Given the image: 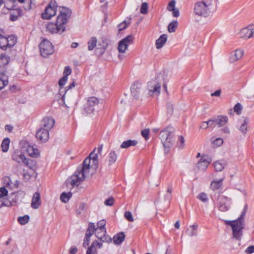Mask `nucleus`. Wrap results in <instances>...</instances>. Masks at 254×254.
<instances>
[{"label":"nucleus","mask_w":254,"mask_h":254,"mask_svg":"<svg viewBox=\"0 0 254 254\" xmlns=\"http://www.w3.org/2000/svg\"><path fill=\"white\" fill-rule=\"evenodd\" d=\"M16 13H11L10 15V19L12 21H16L18 18L20 16V10H17L16 11Z\"/></svg>","instance_id":"09e8293b"},{"label":"nucleus","mask_w":254,"mask_h":254,"mask_svg":"<svg viewBox=\"0 0 254 254\" xmlns=\"http://www.w3.org/2000/svg\"><path fill=\"white\" fill-rule=\"evenodd\" d=\"M134 37L132 35H129L121 40L119 43L118 50L120 53H124L128 46L132 43Z\"/></svg>","instance_id":"1a4fd4ad"},{"label":"nucleus","mask_w":254,"mask_h":254,"mask_svg":"<svg viewBox=\"0 0 254 254\" xmlns=\"http://www.w3.org/2000/svg\"><path fill=\"white\" fill-rule=\"evenodd\" d=\"M47 30L52 33L63 32L64 31L65 27L64 25L60 24L57 20L56 23H49L46 26Z\"/></svg>","instance_id":"ddd939ff"},{"label":"nucleus","mask_w":254,"mask_h":254,"mask_svg":"<svg viewBox=\"0 0 254 254\" xmlns=\"http://www.w3.org/2000/svg\"><path fill=\"white\" fill-rule=\"evenodd\" d=\"M25 157V155L18 150L14 151L12 154V160L19 163L22 162Z\"/></svg>","instance_id":"4be33fe9"},{"label":"nucleus","mask_w":254,"mask_h":254,"mask_svg":"<svg viewBox=\"0 0 254 254\" xmlns=\"http://www.w3.org/2000/svg\"><path fill=\"white\" fill-rule=\"evenodd\" d=\"M178 26V22L177 20H173L168 26V31L170 33L174 32Z\"/></svg>","instance_id":"4c0bfd02"},{"label":"nucleus","mask_w":254,"mask_h":254,"mask_svg":"<svg viewBox=\"0 0 254 254\" xmlns=\"http://www.w3.org/2000/svg\"><path fill=\"white\" fill-rule=\"evenodd\" d=\"M217 200V207L220 211L225 212L229 209L231 203L230 198L224 195H219Z\"/></svg>","instance_id":"0eeeda50"},{"label":"nucleus","mask_w":254,"mask_h":254,"mask_svg":"<svg viewBox=\"0 0 254 254\" xmlns=\"http://www.w3.org/2000/svg\"><path fill=\"white\" fill-rule=\"evenodd\" d=\"M174 129L172 127H167L159 133L160 138L163 144L166 152L169 151V149L172 145V139L174 134Z\"/></svg>","instance_id":"20e7f679"},{"label":"nucleus","mask_w":254,"mask_h":254,"mask_svg":"<svg viewBox=\"0 0 254 254\" xmlns=\"http://www.w3.org/2000/svg\"><path fill=\"white\" fill-rule=\"evenodd\" d=\"M245 253L247 254H251L254 253V245L248 247L245 250Z\"/></svg>","instance_id":"0e129e2a"},{"label":"nucleus","mask_w":254,"mask_h":254,"mask_svg":"<svg viewBox=\"0 0 254 254\" xmlns=\"http://www.w3.org/2000/svg\"><path fill=\"white\" fill-rule=\"evenodd\" d=\"M162 78L161 74H159L155 79H152L147 83V89L151 95H158L160 93L161 81L160 78Z\"/></svg>","instance_id":"39448f33"},{"label":"nucleus","mask_w":254,"mask_h":254,"mask_svg":"<svg viewBox=\"0 0 254 254\" xmlns=\"http://www.w3.org/2000/svg\"><path fill=\"white\" fill-rule=\"evenodd\" d=\"M198 225L196 224H193L187 229L186 233L189 236H196L197 235Z\"/></svg>","instance_id":"bb28decb"},{"label":"nucleus","mask_w":254,"mask_h":254,"mask_svg":"<svg viewBox=\"0 0 254 254\" xmlns=\"http://www.w3.org/2000/svg\"><path fill=\"white\" fill-rule=\"evenodd\" d=\"M213 144L217 146H221L223 143V140L222 138H217L213 142Z\"/></svg>","instance_id":"052dcab7"},{"label":"nucleus","mask_w":254,"mask_h":254,"mask_svg":"<svg viewBox=\"0 0 254 254\" xmlns=\"http://www.w3.org/2000/svg\"><path fill=\"white\" fill-rule=\"evenodd\" d=\"M149 133V129H144L141 131V135L144 138V139L146 140L148 139V135Z\"/></svg>","instance_id":"4d7b16f0"},{"label":"nucleus","mask_w":254,"mask_h":254,"mask_svg":"<svg viewBox=\"0 0 254 254\" xmlns=\"http://www.w3.org/2000/svg\"><path fill=\"white\" fill-rule=\"evenodd\" d=\"M197 197L203 202H206L208 200L207 195L203 192L200 193Z\"/></svg>","instance_id":"6e6d98bb"},{"label":"nucleus","mask_w":254,"mask_h":254,"mask_svg":"<svg viewBox=\"0 0 254 254\" xmlns=\"http://www.w3.org/2000/svg\"><path fill=\"white\" fill-rule=\"evenodd\" d=\"M36 138L41 142H46L49 137V131L44 128L40 127L36 133Z\"/></svg>","instance_id":"2eb2a0df"},{"label":"nucleus","mask_w":254,"mask_h":254,"mask_svg":"<svg viewBox=\"0 0 254 254\" xmlns=\"http://www.w3.org/2000/svg\"><path fill=\"white\" fill-rule=\"evenodd\" d=\"M216 126L220 127L224 126L228 121L227 116H219L214 119Z\"/></svg>","instance_id":"b1692460"},{"label":"nucleus","mask_w":254,"mask_h":254,"mask_svg":"<svg viewBox=\"0 0 254 254\" xmlns=\"http://www.w3.org/2000/svg\"><path fill=\"white\" fill-rule=\"evenodd\" d=\"M130 19L128 21L125 20L118 25L119 30L120 31L125 29L130 24Z\"/></svg>","instance_id":"49530a36"},{"label":"nucleus","mask_w":254,"mask_h":254,"mask_svg":"<svg viewBox=\"0 0 254 254\" xmlns=\"http://www.w3.org/2000/svg\"><path fill=\"white\" fill-rule=\"evenodd\" d=\"M57 11V6L55 2H50L46 7L45 12L42 13V16L43 19H49L55 15Z\"/></svg>","instance_id":"9b49d317"},{"label":"nucleus","mask_w":254,"mask_h":254,"mask_svg":"<svg viewBox=\"0 0 254 254\" xmlns=\"http://www.w3.org/2000/svg\"><path fill=\"white\" fill-rule=\"evenodd\" d=\"M97 40L96 37H92L88 42V49L89 51H92L96 47Z\"/></svg>","instance_id":"58836bf2"},{"label":"nucleus","mask_w":254,"mask_h":254,"mask_svg":"<svg viewBox=\"0 0 254 254\" xmlns=\"http://www.w3.org/2000/svg\"><path fill=\"white\" fill-rule=\"evenodd\" d=\"M242 110V106L241 104L237 103L235 105L234 108V111L237 114L240 115L241 113Z\"/></svg>","instance_id":"603ef678"},{"label":"nucleus","mask_w":254,"mask_h":254,"mask_svg":"<svg viewBox=\"0 0 254 254\" xmlns=\"http://www.w3.org/2000/svg\"><path fill=\"white\" fill-rule=\"evenodd\" d=\"M118 157L117 154L115 151H111L108 155V164L111 165L117 160Z\"/></svg>","instance_id":"473e14b6"},{"label":"nucleus","mask_w":254,"mask_h":254,"mask_svg":"<svg viewBox=\"0 0 254 254\" xmlns=\"http://www.w3.org/2000/svg\"><path fill=\"white\" fill-rule=\"evenodd\" d=\"M6 39L7 41V43H6L7 47H11L17 42V38L13 35L9 36L7 38L6 37Z\"/></svg>","instance_id":"f704fd0d"},{"label":"nucleus","mask_w":254,"mask_h":254,"mask_svg":"<svg viewBox=\"0 0 254 254\" xmlns=\"http://www.w3.org/2000/svg\"><path fill=\"white\" fill-rule=\"evenodd\" d=\"M105 225L106 221L105 220H100L97 223L98 227L96 228V231H100L101 233L104 235L106 233Z\"/></svg>","instance_id":"72a5a7b5"},{"label":"nucleus","mask_w":254,"mask_h":254,"mask_svg":"<svg viewBox=\"0 0 254 254\" xmlns=\"http://www.w3.org/2000/svg\"><path fill=\"white\" fill-rule=\"evenodd\" d=\"M244 51L241 49H237L231 53L230 62L234 63L241 59L244 56Z\"/></svg>","instance_id":"a211bd4d"},{"label":"nucleus","mask_w":254,"mask_h":254,"mask_svg":"<svg viewBox=\"0 0 254 254\" xmlns=\"http://www.w3.org/2000/svg\"><path fill=\"white\" fill-rule=\"evenodd\" d=\"M24 164L27 166L30 171H35L36 169V165L35 162L31 159H27L26 157L25 159L23 160V162Z\"/></svg>","instance_id":"5701e85b"},{"label":"nucleus","mask_w":254,"mask_h":254,"mask_svg":"<svg viewBox=\"0 0 254 254\" xmlns=\"http://www.w3.org/2000/svg\"><path fill=\"white\" fill-rule=\"evenodd\" d=\"M172 187L171 186H169L168 187L167 190V193L165 195V198L168 200H170L172 198Z\"/></svg>","instance_id":"3c124183"},{"label":"nucleus","mask_w":254,"mask_h":254,"mask_svg":"<svg viewBox=\"0 0 254 254\" xmlns=\"http://www.w3.org/2000/svg\"><path fill=\"white\" fill-rule=\"evenodd\" d=\"M212 161L211 158L207 155H203L200 160L196 164V167L199 170L205 171Z\"/></svg>","instance_id":"f8f14e48"},{"label":"nucleus","mask_w":254,"mask_h":254,"mask_svg":"<svg viewBox=\"0 0 254 254\" xmlns=\"http://www.w3.org/2000/svg\"><path fill=\"white\" fill-rule=\"evenodd\" d=\"M95 235L99 240L96 242H101L102 244L103 242L110 243L112 241L111 238L106 233L103 235L100 231H96Z\"/></svg>","instance_id":"412c9836"},{"label":"nucleus","mask_w":254,"mask_h":254,"mask_svg":"<svg viewBox=\"0 0 254 254\" xmlns=\"http://www.w3.org/2000/svg\"><path fill=\"white\" fill-rule=\"evenodd\" d=\"M85 207H86V205L84 203H80L79 206V208L77 210V214H80L81 213L82 211L84 210Z\"/></svg>","instance_id":"69168bd1"},{"label":"nucleus","mask_w":254,"mask_h":254,"mask_svg":"<svg viewBox=\"0 0 254 254\" xmlns=\"http://www.w3.org/2000/svg\"><path fill=\"white\" fill-rule=\"evenodd\" d=\"M60 14L58 15L57 19L58 23L65 26L68 19L71 16V11L67 7H62L60 8Z\"/></svg>","instance_id":"6e6552de"},{"label":"nucleus","mask_w":254,"mask_h":254,"mask_svg":"<svg viewBox=\"0 0 254 254\" xmlns=\"http://www.w3.org/2000/svg\"><path fill=\"white\" fill-rule=\"evenodd\" d=\"M240 34L242 38L246 39L254 37V24L242 29Z\"/></svg>","instance_id":"4468645a"},{"label":"nucleus","mask_w":254,"mask_h":254,"mask_svg":"<svg viewBox=\"0 0 254 254\" xmlns=\"http://www.w3.org/2000/svg\"><path fill=\"white\" fill-rule=\"evenodd\" d=\"M29 220V216L25 215L23 216H20L18 218V221L21 225H25L28 222Z\"/></svg>","instance_id":"a18cd8bd"},{"label":"nucleus","mask_w":254,"mask_h":254,"mask_svg":"<svg viewBox=\"0 0 254 254\" xmlns=\"http://www.w3.org/2000/svg\"><path fill=\"white\" fill-rule=\"evenodd\" d=\"M39 49L41 55L44 57H47L52 55L54 52V48L52 44L48 40H43L39 45Z\"/></svg>","instance_id":"423d86ee"},{"label":"nucleus","mask_w":254,"mask_h":254,"mask_svg":"<svg viewBox=\"0 0 254 254\" xmlns=\"http://www.w3.org/2000/svg\"><path fill=\"white\" fill-rule=\"evenodd\" d=\"M10 61V58L9 56L5 54H2L0 55V63L5 65L7 64Z\"/></svg>","instance_id":"79ce46f5"},{"label":"nucleus","mask_w":254,"mask_h":254,"mask_svg":"<svg viewBox=\"0 0 254 254\" xmlns=\"http://www.w3.org/2000/svg\"><path fill=\"white\" fill-rule=\"evenodd\" d=\"M125 217L129 222H133L134 220L132 214L130 211H126L125 213Z\"/></svg>","instance_id":"5fc2aeb1"},{"label":"nucleus","mask_w":254,"mask_h":254,"mask_svg":"<svg viewBox=\"0 0 254 254\" xmlns=\"http://www.w3.org/2000/svg\"><path fill=\"white\" fill-rule=\"evenodd\" d=\"M137 143V141L135 140H128L127 141H124L121 145V148H127L130 146H134Z\"/></svg>","instance_id":"2f4dec72"},{"label":"nucleus","mask_w":254,"mask_h":254,"mask_svg":"<svg viewBox=\"0 0 254 254\" xmlns=\"http://www.w3.org/2000/svg\"><path fill=\"white\" fill-rule=\"evenodd\" d=\"M8 82L7 76L4 74H0V90L2 89L7 85Z\"/></svg>","instance_id":"c9c22d12"},{"label":"nucleus","mask_w":254,"mask_h":254,"mask_svg":"<svg viewBox=\"0 0 254 254\" xmlns=\"http://www.w3.org/2000/svg\"><path fill=\"white\" fill-rule=\"evenodd\" d=\"M67 80V77L66 76H64L60 79V80L59 81V85L61 88H62V87L65 85L66 81Z\"/></svg>","instance_id":"bf43d9fd"},{"label":"nucleus","mask_w":254,"mask_h":254,"mask_svg":"<svg viewBox=\"0 0 254 254\" xmlns=\"http://www.w3.org/2000/svg\"><path fill=\"white\" fill-rule=\"evenodd\" d=\"M27 151L30 156L33 157H37L39 155V151L38 149L34 148L32 145H28L27 146Z\"/></svg>","instance_id":"c756f323"},{"label":"nucleus","mask_w":254,"mask_h":254,"mask_svg":"<svg viewBox=\"0 0 254 254\" xmlns=\"http://www.w3.org/2000/svg\"><path fill=\"white\" fill-rule=\"evenodd\" d=\"M175 4L176 1L175 0H172L170 1L167 6V10L169 11H171L172 10H173L175 8Z\"/></svg>","instance_id":"8fccbe9b"},{"label":"nucleus","mask_w":254,"mask_h":254,"mask_svg":"<svg viewBox=\"0 0 254 254\" xmlns=\"http://www.w3.org/2000/svg\"><path fill=\"white\" fill-rule=\"evenodd\" d=\"M95 232V233L96 232V228H95L94 223L90 222L89 223L88 227L85 234L86 239H87L89 237L90 238Z\"/></svg>","instance_id":"cd10ccee"},{"label":"nucleus","mask_w":254,"mask_h":254,"mask_svg":"<svg viewBox=\"0 0 254 254\" xmlns=\"http://www.w3.org/2000/svg\"><path fill=\"white\" fill-rule=\"evenodd\" d=\"M125 235L124 233L121 232L115 235L113 237V240L114 243L117 245L121 244L125 240Z\"/></svg>","instance_id":"c85d7f7f"},{"label":"nucleus","mask_w":254,"mask_h":254,"mask_svg":"<svg viewBox=\"0 0 254 254\" xmlns=\"http://www.w3.org/2000/svg\"><path fill=\"white\" fill-rule=\"evenodd\" d=\"M3 33V30H0V48L1 49L5 50L7 48V41L6 37L2 35Z\"/></svg>","instance_id":"7c9ffc66"},{"label":"nucleus","mask_w":254,"mask_h":254,"mask_svg":"<svg viewBox=\"0 0 254 254\" xmlns=\"http://www.w3.org/2000/svg\"><path fill=\"white\" fill-rule=\"evenodd\" d=\"M247 209V205L245 206L244 211L240 217L234 221H227L226 224L232 227L233 236L237 240L240 241L243 236V229L244 228V216Z\"/></svg>","instance_id":"f03ea898"},{"label":"nucleus","mask_w":254,"mask_h":254,"mask_svg":"<svg viewBox=\"0 0 254 254\" xmlns=\"http://www.w3.org/2000/svg\"><path fill=\"white\" fill-rule=\"evenodd\" d=\"M114 203V198L112 197L109 198L105 201V204L107 206H112Z\"/></svg>","instance_id":"680f3d73"},{"label":"nucleus","mask_w":254,"mask_h":254,"mask_svg":"<svg viewBox=\"0 0 254 254\" xmlns=\"http://www.w3.org/2000/svg\"><path fill=\"white\" fill-rule=\"evenodd\" d=\"M215 9L213 0H202L197 2L194 5L195 14L207 17L213 12Z\"/></svg>","instance_id":"7ed1b4c3"},{"label":"nucleus","mask_w":254,"mask_h":254,"mask_svg":"<svg viewBox=\"0 0 254 254\" xmlns=\"http://www.w3.org/2000/svg\"><path fill=\"white\" fill-rule=\"evenodd\" d=\"M102 150V145L99 146L90 154L89 157L85 159L82 166L78 167L75 174L70 178V184L73 187L78 186V184L83 181L85 178L89 174L90 170L96 169L98 168V154H101Z\"/></svg>","instance_id":"f257e3e1"},{"label":"nucleus","mask_w":254,"mask_h":254,"mask_svg":"<svg viewBox=\"0 0 254 254\" xmlns=\"http://www.w3.org/2000/svg\"><path fill=\"white\" fill-rule=\"evenodd\" d=\"M171 11H172V14H173V16L174 17H178L179 16V15H180V12H179V10L178 8H175V9H174Z\"/></svg>","instance_id":"774afa93"},{"label":"nucleus","mask_w":254,"mask_h":254,"mask_svg":"<svg viewBox=\"0 0 254 254\" xmlns=\"http://www.w3.org/2000/svg\"><path fill=\"white\" fill-rule=\"evenodd\" d=\"M10 140L8 138H5L1 144V147L3 152H6L9 148Z\"/></svg>","instance_id":"a19ab883"},{"label":"nucleus","mask_w":254,"mask_h":254,"mask_svg":"<svg viewBox=\"0 0 254 254\" xmlns=\"http://www.w3.org/2000/svg\"><path fill=\"white\" fill-rule=\"evenodd\" d=\"M35 171H32L30 170L25 171L23 170V178L25 181L27 182L29 181L31 177L35 174Z\"/></svg>","instance_id":"e433bc0d"},{"label":"nucleus","mask_w":254,"mask_h":254,"mask_svg":"<svg viewBox=\"0 0 254 254\" xmlns=\"http://www.w3.org/2000/svg\"><path fill=\"white\" fill-rule=\"evenodd\" d=\"M71 193L68 192L67 193L66 192H63L60 196V199L62 202L66 203L68 201L69 199L71 197Z\"/></svg>","instance_id":"37998d69"},{"label":"nucleus","mask_w":254,"mask_h":254,"mask_svg":"<svg viewBox=\"0 0 254 254\" xmlns=\"http://www.w3.org/2000/svg\"><path fill=\"white\" fill-rule=\"evenodd\" d=\"M185 138L183 136H179L178 138V145L179 148H183L185 145Z\"/></svg>","instance_id":"864d4df0"},{"label":"nucleus","mask_w":254,"mask_h":254,"mask_svg":"<svg viewBox=\"0 0 254 254\" xmlns=\"http://www.w3.org/2000/svg\"><path fill=\"white\" fill-rule=\"evenodd\" d=\"M223 181V179H220L219 180H213L210 185V187L212 190H215L218 189L222 185V182Z\"/></svg>","instance_id":"ea45409f"},{"label":"nucleus","mask_w":254,"mask_h":254,"mask_svg":"<svg viewBox=\"0 0 254 254\" xmlns=\"http://www.w3.org/2000/svg\"><path fill=\"white\" fill-rule=\"evenodd\" d=\"M167 40V35L166 34H162L156 41L155 45L157 49L161 48L165 44Z\"/></svg>","instance_id":"393cba45"},{"label":"nucleus","mask_w":254,"mask_h":254,"mask_svg":"<svg viewBox=\"0 0 254 254\" xmlns=\"http://www.w3.org/2000/svg\"><path fill=\"white\" fill-rule=\"evenodd\" d=\"M148 3L146 2H143L140 8V13L143 14H146L148 12Z\"/></svg>","instance_id":"de8ad7c7"},{"label":"nucleus","mask_w":254,"mask_h":254,"mask_svg":"<svg viewBox=\"0 0 254 254\" xmlns=\"http://www.w3.org/2000/svg\"><path fill=\"white\" fill-rule=\"evenodd\" d=\"M102 247V244L101 242H93L90 247L86 251V254H96L97 248L100 249Z\"/></svg>","instance_id":"aec40b11"},{"label":"nucleus","mask_w":254,"mask_h":254,"mask_svg":"<svg viewBox=\"0 0 254 254\" xmlns=\"http://www.w3.org/2000/svg\"><path fill=\"white\" fill-rule=\"evenodd\" d=\"M173 111V105L171 103H168L167 104V112L169 114L171 115Z\"/></svg>","instance_id":"338daca9"},{"label":"nucleus","mask_w":254,"mask_h":254,"mask_svg":"<svg viewBox=\"0 0 254 254\" xmlns=\"http://www.w3.org/2000/svg\"><path fill=\"white\" fill-rule=\"evenodd\" d=\"M226 165L227 162L225 160L217 161L213 163L214 169L216 171H222Z\"/></svg>","instance_id":"a878e982"},{"label":"nucleus","mask_w":254,"mask_h":254,"mask_svg":"<svg viewBox=\"0 0 254 254\" xmlns=\"http://www.w3.org/2000/svg\"><path fill=\"white\" fill-rule=\"evenodd\" d=\"M41 205V198L40 193L38 192H36L33 194L32 198L31 206L33 209H38Z\"/></svg>","instance_id":"6ab92c4d"},{"label":"nucleus","mask_w":254,"mask_h":254,"mask_svg":"<svg viewBox=\"0 0 254 254\" xmlns=\"http://www.w3.org/2000/svg\"><path fill=\"white\" fill-rule=\"evenodd\" d=\"M55 124V120L53 118L51 117L44 118L41 122V127L44 128L45 129L49 130L54 127Z\"/></svg>","instance_id":"f3484780"},{"label":"nucleus","mask_w":254,"mask_h":254,"mask_svg":"<svg viewBox=\"0 0 254 254\" xmlns=\"http://www.w3.org/2000/svg\"><path fill=\"white\" fill-rule=\"evenodd\" d=\"M99 100L95 97H90L87 100L84 105V111L86 113L90 114L95 110V107L98 105Z\"/></svg>","instance_id":"9d476101"},{"label":"nucleus","mask_w":254,"mask_h":254,"mask_svg":"<svg viewBox=\"0 0 254 254\" xmlns=\"http://www.w3.org/2000/svg\"><path fill=\"white\" fill-rule=\"evenodd\" d=\"M7 194V190L4 187L0 188V197H4Z\"/></svg>","instance_id":"e2e57ef3"},{"label":"nucleus","mask_w":254,"mask_h":254,"mask_svg":"<svg viewBox=\"0 0 254 254\" xmlns=\"http://www.w3.org/2000/svg\"><path fill=\"white\" fill-rule=\"evenodd\" d=\"M131 94L132 96L135 99H137L142 90L141 83L138 82H134L130 88Z\"/></svg>","instance_id":"dca6fc26"},{"label":"nucleus","mask_w":254,"mask_h":254,"mask_svg":"<svg viewBox=\"0 0 254 254\" xmlns=\"http://www.w3.org/2000/svg\"><path fill=\"white\" fill-rule=\"evenodd\" d=\"M71 73V69L69 66H65L64 71V76L67 77L68 75H70Z\"/></svg>","instance_id":"13d9d810"},{"label":"nucleus","mask_w":254,"mask_h":254,"mask_svg":"<svg viewBox=\"0 0 254 254\" xmlns=\"http://www.w3.org/2000/svg\"><path fill=\"white\" fill-rule=\"evenodd\" d=\"M248 124V120L247 119H245L244 123L241 125L240 127V131L244 134L247 133Z\"/></svg>","instance_id":"c03bdc74"}]
</instances>
